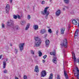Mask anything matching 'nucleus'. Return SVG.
I'll return each mask as SVG.
<instances>
[{
	"label": "nucleus",
	"instance_id": "obj_1",
	"mask_svg": "<svg viewBox=\"0 0 79 79\" xmlns=\"http://www.w3.org/2000/svg\"><path fill=\"white\" fill-rule=\"evenodd\" d=\"M48 8H49V7H46L44 8V11H41V15H46L45 18L46 19L48 18V16L49 15V12L48 11H47V10Z\"/></svg>",
	"mask_w": 79,
	"mask_h": 79
},
{
	"label": "nucleus",
	"instance_id": "obj_2",
	"mask_svg": "<svg viewBox=\"0 0 79 79\" xmlns=\"http://www.w3.org/2000/svg\"><path fill=\"white\" fill-rule=\"evenodd\" d=\"M35 47H40V45L42 43V42L40 40V39H39L38 37H35Z\"/></svg>",
	"mask_w": 79,
	"mask_h": 79
},
{
	"label": "nucleus",
	"instance_id": "obj_3",
	"mask_svg": "<svg viewBox=\"0 0 79 79\" xmlns=\"http://www.w3.org/2000/svg\"><path fill=\"white\" fill-rule=\"evenodd\" d=\"M61 46L64 47L65 48H67L68 47V42L66 39H64L62 40V42L60 44Z\"/></svg>",
	"mask_w": 79,
	"mask_h": 79
},
{
	"label": "nucleus",
	"instance_id": "obj_4",
	"mask_svg": "<svg viewBox=\"0 0 79 79\" xmlns=\"http://www.w3.org/2000/svg\"><path fill=\"white\" fill-rule=\"evenodd\" d=\"M72 54L73 56V59H74V62L75 63H76H76H79V59H77L76 60V56H75V54H74V52H72Z\"/></svg>",
	"mask_w": 79,
	"mask_h": 79
},
{
	"label": "nucleus",
	"instance_id": "obj_5",
	"mask_svg": "<svg viewBox=\"0 0 79 79\" xmlns=\"http://www.w3.org/2000/svg\"><path fill=\"white\" fill-rule=\"evenodd\" d=\"M5 10L6 13H9V11H10V5L9 4H6L5 8Z\"/></svg>",
	"mask_w": 79,
	"mask_h": 79
},
{
	"label": "nucleus",
	"instance_id": "obj_6",
	"mask_svg": "<svg viewBox=\"0 0 79 79\" xmlns=\"http://www.w3.org/2000/svg\"><path fill=\"white\" fill-rule=\"evenodd\" d=\"M24 46V43L20 44L19 45V47L20 49V51H22L23 50V47Z\"/></svg>",
	"mask_w": 79,
	"mask_h": 79
},
{
	"label": "nucleus",
	"instance_id": "obj_7",
	"mask_svg": "<svg viewBox=\"0 0 79 79\" xmlns=\"http://www.w3.org/2000/svg\"><path fill=\"white\" fill-rule=\"evenodd\" d=\"M46 74L47 73H46V71L45 70H43L41 72V77H45Z\"/></svg>",
	"mask_w": 79,
	"mask_h": 79
},
{
	"label": "nucleus",
	"instance_id": "obj_8",
	"mask_svg": "<svg viewBox=\"0 0 79 79\" xmlns=\"http://www.w3.org/2000/svg\"><path fill=\"white\" fill-rule=\"evenodd\" d=\"M13 24V21L11 20H10L8 21L7 23V25L9 26H11Z\"/></svg>",
	"mask_w": 79,
	"mask_h": 79
},
{
	"label": "nucleus",
	"instance_id": "obj_9",
	"mask_svg": "<svg viewBox=\"0 0 79 79\" xmlns=\"http://www.w3.org/2000/svg\"><path fill=\"white\" fill-rule=\"evenodd\" d=\"M49 44H50V41H49V40H46L45 41L46 47H48V46H49Z\"/></svg>",
	"mask_w": 79,
	"mask_h": 79
},
{
	"label": "nucleus",
	"instance_id": "obj_10",
	"mask_svg": "<svg viewBox=\"0 0 79 79\" xmlns=\"http://www.w3.org/2000/svg\"><path fill=\"white\" fill-rule=\"evenodd\" d=\"M65 31V28H62L60 29V34H64V32Z\"/></svg>",
	"mask_w": 79,
	"mask_h": 79
},
{
	"label": "nucleus",
	"instance_id": "obj_11",
	"mask_svg": "<svg viewBox=\"0 0 79 79\" xmlns=\"http://www.w3.org/2000/svg\"><path fill=\"white\" fill-rule=\"evenodd\" d=\"M60 13H61V10H58L56 12V15L57 16L60 15Z\"/></svg>",
	"mask_w": 79,
	"mask_h": 79
},
{
	"label": "nucleus",
	"instance_id": "obj_12",
	"mask_svg": "<svg viewBox=\"0 0 79 79\" xmlns=\"http://www.w3.org/2000/svg\"><path fill=\"white\" fill-rule=\"evenodd\" d=\"M34 71L35 72H36V73H39V67L38 66L36 65L35 66Z\"/></svg>",
	"mask_w": 79,
	"mask_h": 79
},
{
	"label": "nucleus",
	"instance_id": "obj_13",
	"mask_svg": "<svg viewBox=\"0 0 79 79\" xmlns=\"http://www.w3.org/2000/svg\"><path fill=\"white\" fill-rule=\"evenodd\" d=\"M64 76H65L66 78V79H68V78H69V77H68V75L66 73V71H65V70L64 69Z\"/></svg>",
	"mask_w": 79,
	"mask_h": 79
},
{
	"label": "nucleus",
	"instance_id": "obj_14",
	"mask_svg": "<svg viewBox=\"0 0 79 79\" xmlns=\"http://www.w3.org/2000/svg\"><path fill=\"white\" fill-rule=\"evenodd\" d=\"M46 32V30L45 29H42L40 30V33L42 34H43Z\"/></svg>",
	"mask_w": 79,
	"mask_h": 79
},
{
	"label": "nucleus",
	"instance_id": "obj_15",
	"mask_svg": "<svg viewBox=\"0 0 79 79\" xmlns=\"http://www.w3.org/2000/svg\"><path fill=\"white\" fill-rule=\"evenodd\" d=\"M51 55H53V57H55V50H54L53 52H51L50 53Z\"/></svg>",
	"mask_w": 79,
	"mask_h": 79
},
{
	"label": "nucleus",
	"instance_id": "obj_16",
	"mask_svg": "<svg viewBox=\"0 0 79 79\" xmlns=\"http://www.w3.org/2000/svg\"><path fill=\"white\" fill-rule=\"evenodd\" d=\"M33 28L35 30H37L39 29V27L38 25H35L34 26Z\"/></svg>",
	"mask_w": 79,
	"mask_h": 79
},
{
	"label": "nucleus",
	"instance_id": "obj_17",
	"mask_svg": "<svg viewBox=\"0 0 79 79\" xmlns=\"http://www.w3.org/2000/svg\"><path fill=\"white\" fill-rule=\"evenodd\" d=\"M72 22L73 24H75V25L77 24V22L76 20H73L72 21Z\"/></svg>",
	"mask_w": 79,
	"mask_h": 79
},
{
	"label": "nucleus",
	"instance_id": "obj_18",
	"mask_svg": "<svg viewBox=\"0 0 79 79\" xmlns=\"http://www.w3.org/2000/svg\"><path fill=\"white\" fill-rule=\"evenodd\" d=\"M3 68L4 69V68L5 69V68H6V62L5 61L3 62Z\"/></svg>",
	"mask_w": 79,
	"mask_h": 79
},
{
	"label": "nucleus",
	"instance_id": "obj_19",
	"mask_svg": "<svg viewBox=\"0 0 79 79\" xmlns=\"http://www.w3.org/2000/svg\"><path fill=\"white\" fill-rule=\"evenodd\" d=\"M63 0L65 3H66V4H68V3H69V0Z\"/></svg>",
	"mask_w": 79,
	"mask_h": 79
},
{
	"label": "nucleus",
	"instance_id": "obj_20",
	"mask_svg": "<svg viewBox=\"0 0 79 79\" xmlns=\"http://www.w3.org/2000/svg\"><path fill=\"white\" fill-rule=\"evenodd\" d=\"M30 26V24L28 23L27 24L26 28H25V30L27 31V30H28L29 28V26Z\"/></svg>",
	"mask_w": 79,
	"mask_h": 79
},
{
	"label": "nucleus",
	"instance_id": "obj_21",
	"mask_svg": "<svg viewBox=\"0 0 79 79\" xmlns=\"http://www.w3.org/2000/svg\"><path fill=\"white\" fill-rule=\"evenodd\" d=\"M53 79V74L52 73H51L49 75V79Z\"/></svg>",
	"mask_w": 79,
	"mask_h": 79
},
{
	"label": "nucleus",
	"instance_id": "obj_22",
	"mask_svg": "<svg viewBox=\"0 0 79 79\" xmlns=\"http://www.w3.org/2000/svg\"><path fill=\"white\" fill-rule=\"evenodd\" d=\"M38 54H39V56H41L42 55V53L40 51H38Z\"/></svg>",
	"mask_w": 79,
	"mask_h": 79
},
{
	"label": "nucleus",
	"instance_id": "obj_23",
	"mask_svg": "<svg viewBox=\"0 0 79 79\" xmlns=\"http://www.w3.org/2000/svg\"><path fill=\"white\" fill-rule=\"evenodd\" d=\"M64 8H63V11H65V9H69V8L67 6H64Z\"/></svg>",
	"mask_w": 79,
	"mask_h": 79
},
{
	"label": "nucleus",
	"instance_id": "obj_24",
	"mask_svg": "<svg viewBox=\"0 0 79 79\" xmlns=\"http://www.w3.org/2000/svg\"><path fill=\"white\" fill-rule=\"evenodd\" d=\"M13 17L14 19H17V18H18V17H17V16L15 15H13Z\"/></svg>",
	"mask_w": 79,
	"mask_h": 79
},
{
	"label": "nucleus",
	"instance_id": "obj_25",
	"mask_svg": "<svg viewBox=\"0 0 79 79\" xmlns=\"http://www.w3.org/2000/svg\"><path fill=\"white\" fill-rule=\"evenodd\" d=\"M23 79H27V76L26 75H24L23 76Z\"/></svg>",
	"mask_w": 79,
	"mask_h": 79
},
{
	"label": "nucleus",
	"instance_id": "obj_26",
	"mask_svg": "<svg viewBox=\"0 0 79 79\" xmlns=\"http://www.w3.org/2000/svg\"><path fill=\"white\" fill-rule=\"evenodd\" d=\"M15 29L16 30H18V29H19V28L18 26H16L15 27Z\"/></svg>",
	"mask_w": 79,
	"mask_h": 79
},
{
	"label": "nucleus",
	"instance_id": "obj_27",
	"mask_svg": "<svg viewBox=\"0 0 79 79\" xmlns=\"http://www.w3.org/2000/svg\"><path fill=\"white\" fill-rule=\"evenodd\" d=\"M52 61L53 63H55V64L56 63V60H55V59H53Z\"/></svg>",
	"mask_w": 79,
	"mask_h": 79
},
{
	"label": "nucleus",
	"instance_id": "obj_28",
	"mask_svg": "<svg viewBox=\"0 0 79 79\" xmlns=\"http://www.w3.org/2000/svg\"><path fill=\"white\" fill-rule=\"evenodd\" d=\"M15 53H16V54H17V53H18V49H15Z\"/></svg>",
	"mask_w": 79,
	"mask_h": 79
},
{
	"label": "nucleus",
	"instance_id": "obj_29",
	"mask_svg": "<svg viewBox=\"0 0 79 79\" xmlns=\"http://www.w3.org/2000/svg\"><path fill=\"white\" fill-rule=\"evenodd\" d=\"M41 3L42 5H44V4H45V2L44 1H42L41 2Z\"/></svg>",
	"mask_w": 79,
	"mask_h": 79
},
{
	"label": "nucleus",
	"instance_id": "obj_30",
	"mask_svg": "<svg viewBox=\"0 0 79 79\" xmlns=\"http://www.w3.org/2000/svg\"><path fill=\"white\" fill-rule=\"evenodd\" d=\"M46 57H47V55H45L43 56V58H44V60H45Z\"/></svg>",
	"mask_w": 79,
	"mask_h": 79
},
{
	"label": "nucleus",
	"instance_id": "obj_31",
	"mask_svg": "<svg viewBox=\"0 0 79 79\" xmlns=\"http://www.w3.org/2000/svg\"><path fill=\"white\" fill-rule=\"evenodd\" d=\"M48 32H49V33H52V31L51 29H49L48 30Z\"/></svg>",
	"mask_w": 79,
	"mask_h": 79
},
{
	"label": "nucleus",
	"instance_id": "obj_32",
	"mask_svg": "<svg viewBox=\"0 0 79 79\" xmlns=\"http://www.w3.org/2000/svg\"><path fill=\"white\" fill-rule=\"evenodd\" d=\"M75 33H76V34H78V33H79V30H77L76 31H75Z\"/></svg>",
	"mask_w": 79,
	"mask_h": 79
},
{
	"label": "nucleus",
	"instance_id": "obj_33",
	"mask_svg": "<svg viewBox=\"0 0 79 79\" xmlns=\"http://www.w3.org/2000/svg\"><path fill=\"white\" fill-rule=\"evenodd\" d=\"M3 72L4 73H7V70H6V69H5L4 70Z\"/></svg>",
	"mask_w": 79,
	"mask_h": 79
},
{
	"label": "nucleus",
	"instance_id": "obj_34",
	"mask_svg": "<svg viewBox=\"0 0 79 79\" xmlns=\"http://www.w3.org/2000/svg\"><path fill=\"white\" fill-rule=\"evenodd\" d=\"M31 54H32V55H34V51H31Z\"/></svg>",
	"mask_w": 79,
	"mask_h": 79
},
{
	"label": "nucleus",
	"instance_id": "obj_35",
	"mask_svg": "<svg viewBox=\"0 0 79 79\" xmlns=\"http://www.w3.org/2000/svg\"><path fill=\"white\" fill-rule=\"evenodd\" d=\"M2 28H4V27H5V25L3 23H2Z\"/></svg>",
	"mask_w": 79,
	"mask_h": 79
},
{
	"label": "nucleus",
	"instance_id": "obj_36",
	"mask_svg": "<svg viewBox=\"0 0 79 79\" xmlns=\"http://www.w3.org/2000/svg\"><path fill=\"white\" fill-rule=\"evenodd\" d=\"M53 58H54V59H53V60H56V59H57V57H56V56H55V57H54Z\"/></svg>",
	"mask_w": 79,
	"mask_h": 79
},
{
	"label": "nucleus",
	"instance_id": "obj_37",
	"mask_svg": "<svg viewBox=\"0 0 79 79\" xmlns=\"http://www.w3.org/2000/svg\"><path fill=\"white\" fill-rule=\"evenodd\" d=\"M57 79H60V77L59 75H57Z\"/></svg>",
	"mask_w": 79,
	"mask_h": 79
},
{
	"label": "nucleus",
	"instance_id": "obj_38",
	"mask_svg": "<svg viewBox=\"0 0 79 79\" xmlns=\"http://www.w3.org/2000/svg\"><path fill=\"white\" fill-rule=\"evenodd\" d=\"M28 18L29 19H31V16L29 15H28Z\"/></svg>",
	"mask_w": 79,
	"mask_h": 79
},
{
	"label": "nucleus",
	"instance_id": "obj_39",
	"mask_svg": "<svg viewBox=\"0 0 79 79\" xmlns=\"http://www.w3.org/2000/svg\"><path fill=\"white\" fill-rule=\"evenodd\" d=\"M42 62L44 63H45V60H43Z\"/></svg>",
	"mask_w": 79,
	"mask_h": 79
},
{
	"label": "nucleus",
	"instance_id": "obj_40",
	"mask_svg": "<svg viewBox=\"0 0 79 79\" xmlns=\"http://www.w3.org/2000/svg\"><path fill=\"white\" fill-rule=\"evenodd\" d=\"M13 2V0H10V3H12V2Z\"/></svg>",
	"mask_w": 79,
	"mask_h": 79
},
{
	"label": "nucleus",
	"instance_id": "obj_41",
	"mask_svg": "<svg viewBox=\"0 0 79 79\" xmlns=\"http://www.w3.org/2000/svg\"><path fill=\"white\" fill-rule=\"evenodd\" d=\"M71 27V26L70 25V24L69 25V26H68V29H69Z\"/></svg>",
	"mask_w": 79,
	"mask_h": 79
},
{
	"label": "nucleus",
	"instance_id": "obj_42",
	"mask_svg": "<svg viewBox=\"0 0 79 79\" xmlns=\"http://www.w3.org/2000/svg\"><path fill=\"white\" fill-rule=\"evenodd\" d=\"M78 34L77 33H76L75 34V36H77V35Z\"/></svg>",
	"mask_w": 79,
	"mask_h": 79
},
{
	"label": "nucleus",
	"instance_id": "obj_43",
	"mask_svg": "<svg viewBox=\"0 0 79 79\" xmlns=\"http://www.w3.org/2000/svg\"><path fill=\"white\" fill-rule=\"evenodd\" d=\"M18 18H19V19L20 18V16L19 15H18Z\"/></svg>",
	"mask_w": 79,
	"mask_h": 79
},
{
	"label": "nucleus",
	"instance_id": "obj_44",
	"mask_svg": "<svg viewBox=\"0 0 79 79\" xmlns=\"http://www.w3.org/2000/svg\"><path fill=\"white\" fill-rule=\"evenodd\" d=\"M58 31H56V34L57 35V34H58Z\"/></svg>",
	"mask_w": 79,
	"mask_h": 79
},
{
	"label": "nucleus",
	"instance_id": "obj_45",
	"mask_svg": "<svg viewBox=\"0 0 79 79\" xmlns=\"http://www.w3.org/2000/svg\"><path fill=\"white\" fill-rule=\"evenodd\" d=\"M2 55H1L0 56V59H1V58H2Z\"/></svg>",
	"mask_w": 79,
	"mask_h": 79
},
{
	"label": "nucleus",
	"instance_id": "obj_46",
	"mask_svg": "<svg viewBox=\"0 0 79 79\" xmlns=\"http://www.w3.org/2000/svg\"><path fill=\"white\" fill-rule=\"evenodd\" d=\"M76 73H74V75L75 76H77V75H76Z\"/></svg>",
	"mask_w": 79,
	"mask_h": 79
},
{
	"label": "nucleus",
	"instance_id": "obj_47",
	"mask_svg": "<svg viewBox=\"0 0 79 79\" xmlns=\"http://www.w3.org/2000/svg\"><path fill=\"white\" fill-rule=\"evenodd\" d=\"M15 79H19V78H18V77H16L15 78Z\"/></svg>",
	"mask_w": 79,
	"mask_h": 79
},
{
	"label": "nucleus",
	"instance_id": "obj_48",
	"mask_svg": "<svg viewBox=\"0 0 79 79\" xmlns=\"http://www.w3.org/2000/svg\"><path fill=\"white\" fill-rule=\"evenodd\" d=\"M22 23H25V22L24 21H22Z\"/></svg>",
	"mask_w": 79,
	"mask_h": 79
},
{
	"label": "nucleus",
	"instance_id": "obj_49",
	"mask_svg": "<svg viewBox=\"0 0 79 79\" xmlns=\"http://www.w3.org/2000/svg\"><path fill=\"white\" fill-rule=\"evenodd\" d=\"M6 61H7V60H8V59L7 58L6 59Z\"/></svg>",
	"mask_w": 79,
	"mask_h": 79
},
{
	"label": "nucleus",
	"instance_id": "obj_50",
	"mask_svg": "<svg viewBox=\"0 0 79 79\" xmlns=\"http://www.w3.org/2000/svg\"><path fill=\"white\" fill-rule=\"evenodd\" d=\"M10 46H11V47L12 45V44H10Z\"/></svg>",
	"mask_w": 79,
	"mask_h": 79
},
{
	"label": "nucleus",
	"instance_id": "obj_51",
	"mask_svg": "<svg viewBox=\"0 0 79 79\" xmlns=\"http://www.w3.org/2000/svg\"><path fill=\"white\" fill-rule=\"evenodd\" d=\"M45 36H47V34H45Z\"/></svg>",
	"mask_w": 79,
	"mask_h": 79
},
{
	"label": "nucleus",
	"instance_id": "obj_52",
	"mask_svg": "<svg viewBox=\"0 0 79 79\" xmlns=\"http://www.w3.org/2000/svg\"><path fill=\"white\" fill-rule=\"evenodd\" d=\"M47 27L48 28H50V27Z\"/></svg>",
	"mask_w": 79,
	"mask_h": 79
},
{
	"label": "nucleus",
	"instance_id": "obj_53",
	"mask_svg": "<svg viewBox=\"0 0 79 79\" xmlns=\"http://www.w3.org/2000/svg\"><path fill=\"white\" fill-rule=\"evenodd\" d=\"M73 71L74 72L75 71L74 70H73Z\"/></svg>",
	"mask_w": 79,
	"mask_h": 79
}]
</instances>
